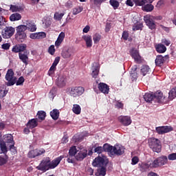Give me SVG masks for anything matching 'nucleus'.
I'll list each match as a JSON object with an SVG mask.
<instances>
[{
  "label": "nucleus",
  "instance_id": "6e6552de",
  "mask_svg": "<svg viewBox=\"0 0 176 176\" xmlns=\"http://www.w3.org/2000/svg\"><path fill=\"white\" fill-rule=\"evenodd\" d=\"M140 171H142V173L144 172H148L153 168H157L154 165L153 163L151 162H142L140 164H138Z\"/></svg>",
  "mask_w": 176,
  "mask_h": 176
},
{
  "label": "nucleus",
  "instance_id": "c85d7f7f",
  "mask_svg": "<svg viewBox=\"0 0 176 176\" xmlns=\"http://www.w3.org/2000/svg\"><path fill=\"white\" fill-rule=\"evenodd\" d=\"M9 157L7 154L0 155V166L8 164Z\"/></svg>",
  "mask_w": 176,
  "mask_h": 176
},
{
  "label": "nucleus",
  "instance_id": "aec40b11",
  "mask_svg": "<svg viewBox=\"0 0 176 176\" xmlns=\"http://www.w3.org/2000/svg\"><path fill=\"white\" fill-rule=\"evenodd\" d=\"M38 118H32L31 120H28V122H27L26 126L28 129H35L36 126H38Z\"/></svg>",
  "mask_w": 176,
  "mask_h": 176
},
{
  "label": "nucleus",
  "instance_id": "79ce46f5",
  "mask_svg": "<svg viewBox=\"0 0 176 176\" xmlns=\"http://www.w3.org/2000/svg\"><path fill=\"white\" fill-rule=\"evenodd\" d=\"M137 6H143L146 3H148V2L146 0H133Z\"/></svg>",
  "mask_w": 176,
  "mask_h": 176
},
{
  "label": "nucleus",
  "instance_id": "864d4df0",
  "mask_svg": "<svg viewBox=\"0 0 176 176\" xmlns=\"http://www.w3.org/2000/svg\"><path fill=\"white\" fill-rule=\"evenodd\" d=\"M82 11V8L81 7L73 8V14L77 15L79 13H80Z\"/></svg>",
  "mask_w": 176,
  "mask_h": 176
},
{
  "label": "nucleus",
  "instance_id": "4be33fe9",
  "mask_svg": "<svg viewBox=\"0 0 176 176\" xmlns=\"http://www.w3.org/2000/svg\"><path fill=\"white\" fill-rule=\"evenodd\" d=\"M19 60L21 61H22L23 63V64H25L26 65H28V63H29V57L28 56V54H25V52L19 53Z\"/></svg>",
  "mask_w": 176,
  "mask_h": 176
},
{
  "label": "nucleus",
  "instance_id": "ea45409f",
  "mask_svg": "<svg viewBox=\"0 0 176 176\" xmlns=\"http://www.w3.org/2000/svg\"><path fill=\"white\" fill-rule=\"evenodd\" d=\"M27 30V28L25 25H21L16 27V33H25V32Z\"/></svg>",
  "mask_w": 176,
  "mask_h": 176
},
{
  "label": "nucleus",
  "instance_id": "f257e3e1",
  "mask_svg": "<svg viewBox=\"0 0 176 176\" xmlns=\"http://www.w3.org/2000/svg\"><path fill=\"white\" fill-rule=\"evenodd\" d=\"M64 158L63 155H60L56 159H54L52 162L50 158L46 157L43 161L41 162L39 166H36V169L40 171L46 172L51 169H54L56 167H57L61 160H63Z\"/></svg>",
  "mask_w": 176,
  "mask_h": 176
},
{
  "label": "nucleus",
  "instance_id": "bf43d9fd",
  "mask_svg": "<svg viewBox=\"0 0 176 176\" xmlns=\"http://www.w3.org/2000/svg\"><path fill=\"white\" fill-rule=\"evenodd\" d=\"M10 47V43H5L1 45V48L3 50H9Z\"/></svg>",
  "mask_w": 176,
  "mask_h": 176
},
{
  "label": "nucleus",
  "instance_id": "dca6fc26",
  "mask_svg": "<svg viewBox=\"0 0 176 176\" xmlns=\"http://www.w3.org/2000/svg\"><path fill=\"white\" fill-rule=\"evenodd\" d=\"M27 49L26 44H18L12 47V52L14 53L24 52Z\"/></svg>",
  "mask_w": 176,
  "mask_h": 176
},
{
  "label": "nucleus",
  "instance_id": "9b49d317",
  "mask_svg": "<svg viewBox=\"0 0 176 176\" xmlns=\"http://www.w3.org/2000/svg\"><path fill=\"white\" fill-rule=\"evenodd\" d=\"M130 55L138 64H141L142 63V58L140 54V52L135 48L131 50Z\"/></svg>",
  "mask_w": 176,
  "mask_h": 176
},
{
  "label": "nucleus",
  "instance_id": "603ef678",
  "mask_svg": "<svg viewBox=\"0 0 176 176\" xmlns=\"http://www.w3.org/2000/svg\"><path fill=\"white\" fill-rule=\"evenodd\" d=\"M9 147H10V151L12 154L16 155L17 153L16 147L14 146V144H10Z\"/></svg>",
  "mask_w": 176,
  "mask_h": 176
},
{
  "label": "nucleus",
  "instance_id": "7ed1b4c3",
  "mask_svg": "<svg viewBox=\"0 0 176 176\" xmlns=\"http://www.w3.org/2000/svg\"><path fill=\"white\" fill-rule=\"evenodd\" d=\"M148 147L156 153L162 152L161 141L155 138H151L148 140Z\"/></svg>",
  "mask_w": 176,
  "mask_h": 176
},
{
  "label": "nucleus",
  "instance_id": "4468645a",
  "mask_svg": "<svg viewBox=\"0 0 176 176\" xmlns=\"http://www.w3.org/2000/svg\"><path fill=\"white\" fill-rule=\"evenodd\" d=\"M118 120L124 126H128L132 123L131 118L129 116H120L118 117Z\"/></svg>",
  "mask_w": 176,
  "mask_h": 176
},
{
  "label": "nucleus",
  "instance_id": "b1692460",
  "mask_svg": "<svg viewBox=\"0 0 176 176\" xmlns=\"http://www.w3.org/2000/svg\"><path fill=\"white\" fill-rule=\"evenodd\" d=\"M66 85V76H60L58 78L57 86L58 87L63 88Z\"/></svg>",
  "mask_w": 176,
  "mask_h": 176
},
{
  "label": "nucleus",
  "instance_id": "a18cd8bd",
  "mask_svg": "<svg viewBox=\"0 0 176 176\" xmlns=\"http://www.w3.org/2000/svg\"><path fill=\"white\" fill-rule=\"evenodd\" d=\"M64 14V13L59 14L58 12H55L54 15V19L58 21H60L61 19H63Z\"/></svg>",
  "mask_w": 176,
  "mask_h": 176
},
{
  "label": "nucleus",
  "instance_id": "6e6d98bb",
  "mask_svg": "<svg viewBox=\"0 0 176 176\" xmlns=\"http://www.w3.org/2000/svg\"><path fill=\"white\" fill-rule=\"evenodd\" d=\"M129 32L127 31H124V32H122V38L124 41H127L129 39Z\"/></svg>",
  "mask_w": 176,
  "mask_h": 176
},
{
  "label": "nucleus",
  "instance_id": "2f4dec72",
  "mask_svg": "<svg viewBox=\"0 0 176 176\" xmlns=\"http://www.w3.org/2000/svg\"><path fill=\"white\" fill-rule=\"evenodd\" d=\"M151 69L148 65H143L141 69V74L143 76L149 74Z\"/></svg>",
  "mask_w": 176,
  "mask_h": 176
},
{
  "label": "nucleus",
  "instance_id": "6ab92c4d",
  "mask_svg": "<svg viewBox=\"0 0 176 176\" xmlns=\"http://www.w3.org/2000/svg\"><path fill=\"white\" fill-rule=\"evenodd\" d=\"M25 27L27 28V30H29L30 32H35L36 30V26L34 22H32L30 21H26L25 22Z\"/></svg>",
  "mask_w": 176,
  "mask_h": 176
},
{
  "label": "nucleus",
  "instance_id": "9d476101",
  "mask_svg": "<svg viewBox=\"0 0 176 176\" xmlns=\"http://www.w3.org/2000/svg\"><path fill=\"white\" fill-rule=\"evenodd\" d=\"M152 163L155 168L161 167L168 163V158L166 156L163 155L156 158Z\"/></svg>",
  "mask_w": 176,
  "mask_h": 176
},
{
  "label": "nucleus",
  "instance_id": "c9c22d12",
  "mask_svg": "<svg viewBox=\"0 0 176 176\" xmlns=\"http://www.w3.org/2000/svg\"><path fill=\"white\" fill-rule=\"evenodd\" d=\"M98 74H99V66L93 67L92 74H91L92 78H97Z\"/></svg>",
  "mask_w": 176,
  "mask_h": 176
},
{
  "label": "nucleus",
  "instance_id": "3c124183",
  "mask_svg": "<svg viewBox=\"0 0 176 176\" xmlns=\"http://www.w3.org/2000/svg\"><path fill=\"white\" fill-rule=\"evenodd\" d=\"M55 52H56V49H55L54 45H50L48 48V53L50 55L54 56L55 54Z\"/></svg>",
  "mask_w": 176,
  "mask_h": 176
},
{
  "label": "nucleus",
  "instance_id": "393cba45",
  "mask_svg": "<svg viewBox=\"0 0 176 176\" xmlns=\"http://www.w3.org/2000/svg\"><path fill=\"white\" fill-rule=\"evenodd\" d=\"M26 38H27L26 33H16L15 34V38L19 43H23V41H25Z\"/></svg>",
  "mask_w": 176,
  "mask_h": 176
},
{
  "label": "nucleus",
  "instance_id": "72a5a7b5",
  "mask_svg": "<svg viewBox=\"0 0 176 176\" xmlns=\"http://www.w3.org/2000/svg\"><path fill=\"white\" fill-rule=\"evenodd\" d=\"M21 19V15L19 13H14L10 15V21H17Z\"/></svg>",
  "mask_w": 176,
  "mask_h": 176
},
{
  "label": "nucleus",
  "instance_id": "338daca9",
  "mask_svg": "<svg viewBox=\"0 0 176 176\" xmlns=\"http://www.w3.org/2000/svg\"><path fill=\"white\" fill-rule=\"evenodd\" d=\"M138 67L137 65H134L131 69L130 74H137Z\"/></svg>",
  "mask_w": 176,
  "mask_h": 176
},
{
  "label": "nucleus",
  "instance_id": "2eb2a0df",
  "mask_svg": "<svg viewBox=\"0 0 176 176\" xmlns=\"http://www.w3.org/2000/svg\"><path fill=\"white\" fill-rule=\"evenodd\" d=\"M59 62H60V57H56L54 58L52 65L50 67L47 72V74L50 76H52V75L55 74V72L56 70V66L59 64Z\"/></svg>",
  "mask_w": 176,
  "mask_h": 176
},
{
  "label": "nucleus",
  "instance_id": "473e14b6",
  "mask_svg": "<svg viewBox=\"0 0 176 176\" xmlns=\"http://www.w3.org/2000/svg\"><path fill=\"white\" fill-rule=\"evenodd\" d=\"M144 100L146 102H151L153 100H155L154 97H153V94H148V93L144 94Z\"/></svg>",
  "mask_w": 176,
  "mask_h": 176
},
{
  "label": "nucleus",
  "instance_id": "0e129e2a",
  "mask_svg": "<svg viewBox=\"0 0 176 176\" xmlns=\"http://www.w3.org/2000/svg\"><path fill=\"white\" fill-rule=\"evenodd\" d=\"M131 75V79L132 81H136L138 78V73H133V74H130Z\"/></svg>",
  "mask_w": 176,
  "mask_h": 176
},
{
  "label": "nucleus",
  "instance_id": "a878e982",
  "mask_svg": "<svg viewBox=\"0 0 176 176\" xmlns=\"http://www.w3.org/2000/svg\"><path fill=\"white\" fill-rule=\"evenodd\" d=\"M82 39L85 41L87 47H91L93 46V40H91V36L90 35H84L82 36Z\"/></svg>",
  "mask_w": 176,
  "mask_h": 176
},
{
  "label": "nucleus",
  "instance_id": "7c9ffc66",
  "mask_svg": "<svg viewBox=\"0 0 176 176\" xmlns=\"http://www.w3.org/2000/svg\"><path fill=\"white\" fill-rule=\"evenodd\" d=\"M142 9L144 12H151L154 10V6L153 4H144Z\"/></svg>",
  "mask_w": 176,
  "mask_h": 176
},
{
  "label": "nucleus",
  "instance_id": "37998d69",
  "mask_svg": "<svg viewBox=\"0 0 176 176\" xmlns=\"http://www.w3.org/2000/svg\"><path fill=\"white\" fill-rule=\"evenodd\" d=\"M109 4L113 8V10H116L120 6L119 1H117L116 0H110Z\"/></svg>",
  "mask_w": 176,
  "mask_h": 176
},
{
  "label": "nucleus",
  "instance_id": "8fccbe9b",
  "mask_svg": "<svg viewBox=\"0 0 176 176\" xmlns=\"http://www.w3.org/2000/svg\"><path fill=\"white\" fill-rule=\"evenodd\" d=\"M74 159H76V155H67V162L69 164H74Z\"/></svg>",
  "mask_w": 176,
  "mask_h": 176
},
{
  "label": "nucleus",
  "instance_id": "a211bd4d",
  "mask_svg": "<svg viewBox=\"0 0 176 176\" xmlns=\"http://www.w3.org/2000/svg\"><path fill=\"white\" fill-rule=\"evenodd\" d=\"M98 89L101 93L104 94H108L109 93V86H108L105 82H100L98 85Z\"/></svg>",
  "mask_w": 176,
  "mask_h": 176
},
{
  "label": "nucleus",
  "instance_id": "f3484780",
  "mask_svg": "<svg viewBox=\"0 0 176 176\" xmlns=\"http://www.w3.org/2000/svg\"><path fill=\"white\" fill-rule=\"evenodd\" d=\"M87 156V151L86 149H82L80 151L77 155L75 156L76 160L82 161L86 158Z\"/></svg>",
  "mask_w": 176,
  "mask_h": 176
},
{
  "label": "nucleus",
  "instance_id": "5701e85b",
  "mask_svg": "<svg viewBox=\"0 0 176 176\" xmlns=\"http://www.w3.org/2000/svg\"><path fill=\"white\" fill-rule=\"evenodd\" d=\"M73 55V51L71 49H67L62 51L61 56L63 58L67 59L72 57Z\"/></svg>",
  "mask_w": 176,
  "mask_h": 176
},
{
  "label": "nucleus",
  "instance_id": "774afa93",
  "mask_svg": "<svg viewBox=\"0 0 176 176\" xmlns=\"http://www.w3.org/2000/svg\"><path fill=\"white\" fill-rule=\"evenodd\" d=\"M133 30L134 32L138 31V30H142V25H137L133 27Z\"/></svg>",
  "mask_w": 176,
  "mask_h": 176
},
{
  "label": "nucleus",
  "instance_id": "09e8293b",
  "mask_svg": "<svg viewBox=\"0 0 176 176\" xmlns=\"http://www.w3.org/2000/svg\"><path fill=\"white\" fill-rule=\"evenodd\" d=\"M10 10H11L12 12H20L21 10V8L17 6L10 5Z\"/></svg>",
  "mask_w": 176,
  "mask_h": 176
},
{
  "label": "nucleus",
  "instance_id": "4d7b16f0",
  "mask_svg": "<svg viewBox=\"0 0 176 176\" xmlns=\"http://www.w3.org/2000/svg\"><path fill=\"white\" fill-rule=\"evenodd\" d=\"M36 151L38 157L46 153L44 148H41V149L36 148Z\"/></svg>",
  "mask_w": 176,
  "mask_h": 176
},
{
  "label": "nucleus",
  "instance_id": "de8ad7c7",
  "mask_svg": "<svg viewBox=\"0 0 176 176\" xmlns=\"http://www.w3.org/2000/svg\"><path fill=\"white\" fill-rule=\"evenodd\" d=\"M36 157H38L36 149L29 151L28 157L33 159L35 158Z\"/></svg>",
  "mask_w": 176,
  "mask_h": 176
},
{
  "label": "nucleus",
  "instance_id": "39448f33",
  "mask_svg": "<svg viewBox=\"0 0 176 176\" xmlns=\"http://www.w3.org/2000/svg\"><path fill=\"white\" fill-rule=\"evenodd\" d=\"M14 32H16V29L12 26H6V28L1 30V36L3 39H10L12 37Z\"/></svg>",
  "mask_w": 176,
  "mask_h": 176
},
{
  "label": "nucleus",
  "instance_id": "e433bc0d",
  "mask_svg": "<svg viewBox=\"0 0 176 176\" xmlns=\"http://www.w3.org/2000/svg\"><path fill=\"white\" fill-rule=\"evenodd\" d=\"M176 98V87L173 88L168 93L169 100H174Z\"/></svg>",
  "mask_w": 176,
  "mask_h": 176
},
{
  "label": "nucleus",
  "instance_id": "052dcab7",
  "mask_svg": "<svg viewBox=\"0 0 176 176\" xmlns=\"http://www.w3.org/2000/svg\"><path fill=\"white\" fill-rule=\"evenodd\" d=\"M94 5L96 6H100L102 3L105 2L107 0H93Z\"/></svg>",
  "mask_w": 176,
  "mask_h": 176
},
{
  "label": "nucleus",
  "instance_id": "412c9836",
  "mask_svg": "<svg viewBox=\"0 0 176 176\" xmlns=\"http://www.w3.org/2000/svg\"><path fill=\"white\" fill-rule=\"evenodd\" d=\"M153 96L154 97V101L158 103H162V100L164 98L163 96V94L161 91H157Z\"/></svg>",
  "mask_w": 176,
  "mask_h": 176
},
{
  "label": "nucleus",
  "instance_id": "c756f323",
  "mask_svg": "<svg viewBox=\"0 0 176 176\" xmlns=\"http://www.w3.org/2000/svg\"><path fill=\"white\" fill-rule=\"evenodd\" d=\"M0 151H1V153H3V155H7L8 152V148L6 146V143H5L3 141L0 142Z\"/></svg>",
  "mask_w": 176,
  "mask_h": 176
},
{
  "label": "nucleus",
  "instance_id": "49530a36",
  "mask_svg": "<svg viewBox=\"0 0 176 176\" xmlns=\"http://www.w3.org/2000/svg\"><path fill=\"white\" fill-rule=\"evenodd\" d=\"M77 153H78V151H77L76 146H74L69 148V155L76 156Z\"/></svg>",
  "mask_w": 176,
  "mask_h": 176
},
{
  "label": "nucleus",
  "instance_id": "4c0bfd02",
  "mask_svg": "<svg viewBox=\"0 0 176 176\" xmlns=\"http://www.w3.org/2000/svg\"><path fill=\"white\" fill-rule=\"evenodd\" d=\"M36 116H37V118H38V120H40L41 121H43L46 118V112L43 111H40L37 112Z\"/></svg>",
  "mask_w": 176,
  "mask_h": 176
},
{
  "label": "nucleus",
  "instance_id": "58836bf2",
  "mask_svg": "<svg viewBox=\"0 0 176 176\" xmlns=\"http://www.w3.org/2000/svg\"><path fill=\"white\" fill-rule=\"evenodd\" d=\"M72 111L76 115H79L81 113V107L79 104H74Z\"/></svg>",
  "mask_w": 176,
  "mask_h": 176
},
{
  "label": "nucleus",
  "instance_id": "a19ab883",
  "mask_svg": "<svg viewBox=\"0 0 176 176\" xmlns=\"http://www.w3.org/2000/svg\"><path fill=\"white\" fill-rule=\"evenodd\" d=\"M101 38H102V36L98 33H96L94 35H93V41H94L95 44L98 43L99 41L101 40Z\"/></svg>",
  "mask_w": 176,
  "mask_h": 176
},
{
  "label": "nucleus",
  "instance_id": "1a4fd4ad",
  "mask_svg": "<svg viewBox=\"0 0 176 176\" xmlns=\"http://www.w3.org/2000/svg\"><path fill=\"white\" fill-rule=\"evenodd\" d=\"M108 163L107 160L98 156L93 161L92 166L94 167H105Z\"/></svg>",
  "mask_w": 176,
  "mask_h": 176
},
{
  "label": "nucleus",
  "instance_id": "0eeeda50",
  "mask_svg": "<svg viewBox=\"0 0 176 176\" xmlns=\"http://www.w3.org/2000/svg\"><path fill=\"white\" fill-rule=\"evenodd\" d=\"M83 93H85V88L82 87H72L69 91L70 96L74 98L80 96Z\"/></svg>",
  "mask_w": 176,
  "mask_h": 176
},
{
  "label": "nucleus",
  "instance_id": "680f3d73",
  "mask_svg": "<svg viewBox=\"0 0 176 176\" xmlns=\"http://www.w3.org/2000/svg\"><path fill=\"white\" fill-rule=\"evenodd\" d=\"M38 34V39H43L45 38H46V33L45 32H39V33H37Z\"/></svg>",
  "mask_w": 176,
  "mask_h": 176
},
{
  "label": "nucleus",
  "instance_id": "13d9d810",
  "mask_svg": "<svg viewBox=\"0 0 176 176\" xmlns=\"http://www.w3.org/2000/svg\"><path fill=\"white\" fill-rule=\"evenodd\" d=\"M168 160H176V153H173L168 155Z\"/></svg>",
  "mask_w": 176,
  "mask_h": 176
},
{
  "label": "nucleus",
  "instance_id": "f8f14e48",
  "mask_svg": "<svg viewBox=\"0 0 176 176\" xmlns=\"http://www.w3.org/2000/svg\"><path fill=\"white\" fill-rule=\"evenodd\" d=\"M173 127L170 126H160L155 128V131L159 135H164L173 131Z\"/></svg>",
  "mask_w": 176,
  "mask_h": 176
},
{
  "label": "nucleus",
  "instance_id": "f03ea898",
  "mask_svg": "<svg viewBox=\"0 0 176 176\" xmlns=\"http://www.w3.org/2000/svg\"><path fill=\"white\" fill-rule=\"evenodd\" d=\"M104 151L109 153L111 155L120 156L124 153V147L119 145L112 146L109 144H104Z\"/></svg>",
  "mask_w": 176,
  "mask_h": 176
},
{
  "label": "nucleus",
  "instance_id": "c03bdc74",
  "mask_svg": "<svg viewBox=\"0 0 176 176\" xmlns=\"http://www.w3.org/2000/svg\"><path fill=\"white\" fill-rule=\"evenodd\" d=\"M25 78L23 76H20L19 80L16 79V86H23V84L25 82Z\"/></svg>",
  "mask_w": 176,
  "mask_h": 176
},
{
  "label": "nucleus",
  "instance_id": "20e7f679",
  "mask_svg": "<svg viewBox=\"0 0 176 176\" xmlns=\"http://www.w3.org/2000/svg\"><path fill=\"white\" fill-rule=\"evenodd\" d=\"M14 72L12 69H8L5 77L6 81H8V82H6V86H14L16 84L17 78L14 77Z\"/></svg>",
  "mask_w": 176,
  "mask_h": 176
},
{
  "label": "nucleus",
  "instance_id": "423d86ee",
  "mask_svg": "<svg viewBox=\"0 0 176 176\" xmlns=\"http://www.w3.org/2000/svg\"><path fill=\"white\" fill-rule=\"evenodd\" d=\"M144 23H146L148 29H151V30H154L157 28V25L155 24V22L153 18V16H151V15L144 16Z\"/></svg>",
  "mask_w": 176,
  "mask_h": 176
},
{
  "label": "nucleus",
  "instance_id": "bb28decb",
  "mask_svg": "<svg viewBox=\"0 0 176 176\" xmlns=\"http://www.w3.org/2000/svg\"><path fill=\"white\" fill-rule=\"evenodd\" d=\"M50 115L54 120H57L60 116V111L57 109H54L53 111H50Z\"/></svg>",
  "mask_w": 176,
  "mask_h": 176
},
{
  "label": "nucleus",
  "instance_id": "69168bd1",
  "mask_svg": "<svg viewBox=\"0 0 176 176\" xmlns=\"http://www.w3.org/2000/svg\"><path fill=\"white\" fill-rule=\"evenodd\" d=\"M140 161V159L135 156L133 159H132V164L133 165H135L138 163V162Z\"/></svg>",
  "mask_w": 176,
  "mask_h": 176
},
{
  "label": "nucleus",
  "instance_id": "e2e57ef3",
  "mask_svg": "<svg viewBox=\"0 0 176 176\" xmlns=\"http://www.w3.org/2000/svg\"><path fill=\"white\" fill-rule=\"evenodd\" d=\"M65 37V34L62 32L60 34H58L57 40L64 41Z\"/></svg>",
  "mask_w": 176,
  "mask_h": 176
},
{
  "label": "nucleus",
  "instance_id": "f704fd0d",
  "mask_svg": "<svg viewBox=\"0 0 176 176\" xmlns=\"http://www.w3.org/2000/svg\"><path fill=\"white\" fill-rule=\"evenodd\" d=\"M107 169L105 166H101L100 169H97L96 176H105Z\"/></svg>",
  "mask_w": 176,
  "mask_h": 176
},
{
  "label": "nucleus",
  "instance_id": "ddd939ff",
  "mask_svg": "<svg viewBox=\"0 0 176 176\" xmlns=\"http://www.w3.org/2000/svg\"><path fill=\"white\" fill-rule=\"evenodd\" d=\"M168 55H165L163 56L162 55H158L156 56L155 60V63L157 67H162L164 63H165L167 60H168Z\"/></svg>",
  "mask_w": 176,
  "mask_h": 176
},
{
  "label": "nucleus",
  "instance_id": "5fc2aeb1",
  "mask_svg": "<svg viewBox=\"0 0 176 176\" xmlns=\"http://www.w3.org/2000/svg\"><path fill=\"white\" fill-rule=\"evenodd\" d=\"M103 151H104V146H103V147H102V146L96 147L93 151L95 153L101 154Z\"/></svg>",
  "mask_w": 176,
  "mask_h": 176
},
{
  "label": "nucleus",
  "instance_id": "cd10ccee",
  "mask_svg": "<svg viewBox=\"0 0 176 176\" xmlns=\"http://www.w3.org/2000/svg\"><path fill=\"white\" fill-rule=\"evenodd\" d=\"M156 52L157 53H165L167 50L166 47L163 44H158L155 47Z\"/></svg>",
  "mask_w": 176,
  "mask_h": 176
}]
</instances>
